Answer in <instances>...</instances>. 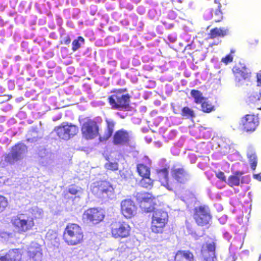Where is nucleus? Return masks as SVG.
I'll return each instance as SVG.
<instances>
[{
  "mask_svg": "<svg viewBox=\"0 0 261 261\" xmlns=\"http://www.w3.org/2000/svg\"><path fill=\"white\" fill-rule=\"evenodd\" d=\"M30 213L31 215L28 214H20L12 218L13 225L19 233L25 232L32 229L34 226V219L40 218L43 215L42 209L37 206L33 207Z\"/></svg>",
  "mask_w": 261,
  "mask_h": 261,
  "instance_id": "obj_1",
  "label": "nucleus"
},
{
  "mask_svg": "<svg viewBox=\"0 0 261 261\" xmlns=\"http://www.w3.org/2000/svg\"><path fill=\"white\" fill-rule=\"evenodd\" d=\"M28 151L27 146L22 143H18L12 146L9 153L2 156L1 165L3 167L15 164L22 160Z\"/></svg>",
  "mask_w": 261,
  "mask_h": 261,
  "instance_id": "obj_2",
  "label": "nucleus"
},
{
  "mask_svg": "<svg viewBox=\"0 0 261 261\" xmlns=\"http://www.w3.org/2000/svg\"><path fill=\"white\" fill-rule=\"evenodd\" d=\"M146 212H153L151 229L152 232L159 233H161L165 224L168 221V214L162 210H154L153 207H145Z\"/></svg>",
  "mask_w": 261,
  "mask_h": 261,
  "instance_id": "obj_3",
  "label": "nucleus"
},
{
  "mask_svg": "<svg viewBox=\"0 0 261 261\" xmlns=\"http://www.w3.org/2000/svg\"><path fill=\"white\" fill-rule=\"evenodd\" d=\"M83 237V231L79 225L74 223L67 225L64 233V239L68 245H76L81 243Z\"/></svg>",
  "mask_w": 261,
  "mask_h": 261,
  "instance_id": "obj_4",
  "label": "nucleus"
},
{
  "mask_svg": "<svg viewBox=\"0 0 261 261\" xmlns=\"http://www.w3.org/2000/svg\"><path fill=\"white\" fill-rule=\"evenodd\" d=\"M194 218L199 226L208 224L212 219L210 210L207 205L196 207L194 210Z\"/></svg>",
  "mask_w": 261,
  "mask_h": 261,
  "instance_id": "obj_5",
  "label": "nucleus"
},
{
  "mask_svg": "<svg viewBox=\"0 0 261 261\" xmlns=\"http://www.w3.org/2000/svg\"><path fill=\"white\" fill-rule=\"evenodd\" d=\"M109 102L112 108L114 109L123 110L128 108L129 96L121 92H117L109 97Z\"/></svg>",
  "mask_w": 261,
  "mask_h": 261,
  "instance_id": "obj_6",
  "label": "nucleus"
},
{
  "mask_svg": "<svg viewBox=\"0 0 261 261\" xmlns=\"http://www.w3.org/2000/svg\"><path fill=\"white\" fill-rule=\"evenodd\" d=\"M54 130L60 139L67 140L78 133L79 128L71 123H63L61 125L55 127Z\"/></svg>",
  "mask_w": 261,
  "mask_h": 261,
  "instance_id": "obj_7",
  "label": "nucleus"
},
{
  "mask_svg": "<svg viewBox=\"0 0 261 261\" xmlns=\"http://www.w3.org/2000/svg\"><path fill=\"white\" fill-rule=\"evenodd\" d=\"M112 236L115 239L125 238L129 235L130 227L125 222H113L111 225Z\"/></svg>",
  "mask_w": 261,
  "mask_h": 261,
  "instance_id": "obj_8",
  "label": "nucleus"
},
{
  "mask_svg": "<svg viewBox=\"0 0 261 261\" xmlns=\"http://www.w3.org/2000/svg\"><path fill=\"white\" fill-rule=\"evenodd\" d=\"M92 192L99 197L113 199L114 198V188L108 181H102L97 186L94 187Z\"/></svg>",
  "mask_w": 261,
  "mask_h": 261,
  "instance_id": "obj_9",
  "label": "nucleus"
},
{
  "mask_svg": "<svg viewBox=\"0 0 261 261\" xmlns=\"http://www.w3.org/2000/svg\"><path fill=\"white\" fill-rule=\"evenodd\" d=\"M82 132L86 139H92L98 136V126L95 121L88 120L83 123Z\"/></svg>",
  "mask_w": 261,
  "mask_h": 261,
  "instance_id": "obj_10",
  "label": "nucleus"
},
{
  "mask_svg": "<svg viewBox=\"0 0 261 261\" xmlns=\"http://www.w3.org/2000/svg\"><path fill=\"white\" fill-rule=\"evenodd\" d=\"M104 217L103 211L99 208H89L83 214V219L93 224L98 223L103 219Z\"/></svg>",
  "mask_w": 261,
  "mask_h": 261,
  "instance_id": "obj_11",
  "label": "nucleus"
},
{
  "mask_svg": "<svg viewBox=\"0 0 261 261\" xmlns=\"http://www.w3.org/2000/svg\"><path fill=\"white\" fill-rule=\"evenodd\" d=\"M259 121L257 116L247 114L243 117L241 121L243 129L246 132H253L258 125Z\"/></svg>",
  "mask_w": 261,
  "mask_h": 261,
  "instance_id": "obj_12",
  "label": "nucleus"
},
{
  "mask_svg": "<svg viewBox=\"0 0 261 261\" xmlns=\"http://www.w3.org/2000/svg\"><path fill=\"white\" fill-rule=\"evenodd\" d=\"M121 212L126 218L134 216L137 211V207L134 202L130 199H126L121 202Z\"/></svg>",
  "mask_w": 261,
  "mask_h": 261,
  "instance_id": "obj_13",
  "label": "nucleus"
},
{
  "mask_svg": "<svg viewBox=\"0 0 261 261\" xmlns=\"http://www.w3.org/2000/svg\"><path fill=\"white\" fill-rule=\"evenodd\" d=\"M216 245L214 242H206L201 247V252L203 261H214Z\"/></svg>",
  "mask_w": 261,
  "mask_h": 261,
  "instance_id": "obj_14",
  "label": "nucleus"
},
{
  "mask_svg": "<svg viewBox=\"0 0 261 261\" xmlns=\"http://www.w3.org/2000/svg\"><path fill=\"white\" fill-rule=\"evenodd\" d=\"M233 71L236 76V81L238 83L249 78L251 73L250 70L244 64L241 63L234 67ZM241 84L242 83L238 84V86Z\"/></svg>",
  "mask_w": 261,
  "mask_h": 261,
  "instance_id": "obj_15",
  "label": "nucleus"
},
{
  "mask_svg": "<svg viewBox=\"0 0 261 261\" xmlns=\"http://www.w3.org/2000/svg\"><path fill=\"white\" fill-rule=\"evenodd\" d=\"M27 254L30 261H41L42 254L39 244L32 243L28 249Z\"/></svg>",
  "mask_w": 261,
  "mask_h": 261,
  "instance_id": "obj_16",
  "label": "nucleus"
},
{
  "mask_svg": "<svg viewBox=\"0 0 261 261\" xmlns=\"http://www.w3.org/2000/svg\"><path fill=\"white\" fill-rule=\"evenodd\" d=\"M172 177L178 182L185 183L190 179V175L182 168H174L172 169Z\"/></svg>",
  "mask_w": 261,
  "mask_h": 261,
  "instance_id": "obj_17",
  "label": "nucleus"
},
{
  "mask_svg": "<svg viewBox=\"0 0 261 261\" xmlns=\"http://www.w3.org/2000/svg\"><path fill=\"white\" fill-rule=\"evenodd\" d=\"M129 140L128 133L124 130L120 129L117 131L113 137V143L116 145H123L127 143Z\"/></svg>",
  "mask_w": 261,
  "mask_h": 261,
  "instance_id": "obj_18",
  "label": "nucleus"
},
{
  "mask_svg": "<svg viewBox=\"0 0 261 261\" xmlns=\"http://www.w3.org/2000/svg\"><path fill=\"white\" fill-rule=\"evenodd\" d=\"M156 172L161 185L166 187L169 190H173V186L169 182L168 174V171L166 167L162 169H158Z\"/></svg>",
  "mask_w": 261,
  "mask_h": 261,
  "instance_id": "obj_19",
  "label": "nucleus"
},
{
  "mask_svg": "<svg viewBox=\"0 0 261 261\" xmlns=\"http://www.w3.org/2000/svg\"><path fill=\"white\" fill-rule=\"evenodd\" d=\"M241 173L237 172L235 174L229 176L226 182L231 187L233 186H239L240 183H248L249 181L248 177L247 176H242L241 178Z\"/></svg>",
  "mask_w": 261,
  "mask_h": 261,
  "instance_id": "obj_20",
  "label": "nucleus"
},
{
  "mask_svg": "<svg viewBox=\"0 0 261 261\" xmlns=\"http://www.w3.org/2000/svg\"><path fill=\"white\" fill-rule=\"evenodd\" d=\"M215 142H217V146H215L216 148H219V151L223 154H226L229 152L230 150V145L227 142V140H223L222 139H219L218 138H213L212 140L211 143H214Z\"/></svg>",
  "mask_w": 261,
  "mask_h": 261,
  "instance_id": "obj_21",
  "label": "nucleus"
},
{
  "mask_svg": "<svg viewBox=\"0 0 261 261\" xmlns=\"http://www.w3.org/2000/svg\"><path fill=\"white\" fill-rule=\"evenodd\" d=\"M261 93L259 90H256L250 91L246 99V101L249 105L256 104L260 99Z\"/></svg>",
  "mask_w": 261,
  "mask_h": 261,
  "instance_id": "obj_22",
  "label": "nucleus"
},
{
  "mask_svg": "<svg viewBox=\"0 0 261 261\" xmlns=\"http://www.w3.org/2000/svg\"><path fill=\"white\" fill-rule=\"evenodd\" d=\"M175 261H194L193 254L189 251L179 250L175 256Z\"/></svg>",
  "mask_w": 261,
  "mask_h": 261,
  "instance_id": "obj_23",
  "label": "nucleus"
},
{
  "mask_svg": "<svg viewBox=\"0 0 261 261\" xmlns=\"http://www.w3.org/2000/svg\"><path fill=\"white\" fill-rule=\"evenodd\" d=\"M106 122L107 128L105 130V134L102 137L100 136L99 137L100 140L101 141L107 140L109 139L112 136L114 131L115 124L114 121L112 119H107Z\"/></svg>",
  "mask_w": 261,
  "mask_h": 261,
  "instance_id": "obj_24",
  "label": "nucleus"
},
{
  "mask_svg": "<svg viewBox=\"0 0 261 261\" xmlns=\"http://www.w3.org/2000/svg\"><path fill=\"white\" fill-rule=\"evenodd\" d=\"M229 34V30L225 28H216L211 30L209 34L210 38L214 39L217 37H223Z\"/></svg>",
  "mask_w": 261,
  "mask_h": 261,
  "instance_id": "obj_25",
  "label": "nucleus"
},
{
  "mask_svg": "<svg viewBox=\"0 0 261 261\" xmlns=\"http://www.w3.org/2000/svg\"><path fill=\"white\" fill-rule=\"evenodd\" d=\"M135 196L137 201L141 203L143 202L151 203L152 201V195L149 193L138 192L136 193ZM141 206L143 207V205H141Z\"/></svg>",
  "mask_w": 261,
  "mask_h": 261,
  "instance_id": "obj_26",
  "label": "nucleus"
},
{
  "mask_svg": "<svg viewBox=\"0 0 261 261\" xmlns=\"http://www.w3.org/2000/svg\"><path fill=\"white\" fill-rule=\"evenodd\" d=\"M5 255L8 261H19L21 258V254L17 249L9 250Z\"/></svg>",
  "mask_w": 261,
  "mask_h": 261,
  "instance_id": "obj_27",
  "label": "nucleus"
},
{
  "mask_svg": "<svg viewBox=\"0 0 261 261\" xmlns=\"http://www.w3.org/2000/svg\"><path fill=\"white\" fill-rule=\"evenodd\" d=\"M247 155L250 163L251 169L255 170L257 166V160L254 149L252 148H249L247 150Z\"/></svg>",
  "mask_w": 261,
  "mask_h": 261,
  "instance_id": "obj_28",
  "label": "nucleus"
},
{
  "mask_svg": "<svg viewBox=\"0 0 261 261\" xmlns=\"http://www.w3.org/2000/svg\"><path fill=\"white\" fill-rule=\"evenodd\" d=\"M181 115L184 118L191 120L196 116L194 111L188 107H185L181 109Z\"/></svg>",
  "mask_w": 261,
  "mask_h": 261,
  "instance_id": "obj_29",
  "label": "nucleus"
},
{
  "mask_svg": "<svg viewBox=\"0 0 261 261\" xmlns=\"http://www.w3.org/2000/svg\"><path fill=\"white\" fill-rule=\"evenodd\" d=\"M137 171L141 177L150 174L149 167L143 164H139L137 165Z\"/></svg>",
  "mask_w": 261,
  "mask_h": 261,
  "instance_id": "obj_30",
  "label": "nucleus"
},
{
  "mask_svg": "<svg viewBox=\"0 0 261 261\" xmlns=\"http://www.w3.org/2000/svg\"><path fill=\"white\" fill-rule=\"evenodd\" d=\"M191 94L194 98L195 102L197 103H201L205 100L202 94L199 91L192 90Z\"/></svg>",
  "mask_w": 261,
  "mask_h": 261,
  "instance_id": "obj_31",
  "label": "nucleus"
},
{
  "mask_svg": "<svg viewBox=\"0 0 261 261\" xmlns=\"http://www.w3.org/2000/svg\"><path fill=\"white\" fill-rule=\"evenodd\" d=\"M140 184L144 188L150 189L152 187L153 180L150 178V175L142 176Z\"/></svg>",
  "mask_w": 261,
  "mask_h": 261,
  "instance_id": "obj_32",
  "label": "nucleus"
},
{
  "mask_svg": "<svg viewBox=\"0 0 261 261\" xmlns=\"http://www.w3.org/2000/svg\"><path fill=\"white\" fill-rule=\"evenodd\" d=\"M85 43V39L82 37H78L76 39L73 41L72 50L75 51L82 46Z\"/></svg>",
  "mask_w": 261,
  "mask_h": 261,
  "instance_id": "obj_33",
  "label": "nucleus"
},
{
  "mask_svg": "<svg viewBox=\"0 0 261 261\" xmlns=\"http://www.w3.org/2000/svg\"><path fill=\"white\" fill-rule=\"evenodd\" d=\"M201 110L205 113H210L215 110V107L209 101L205 100L201 103Z\"/></svg>",
  "mask_w": 261,
  "mask_h": 261,
  "instance_id": "obj_34",
  "label": "nucleus"
},
{
  "mask_svg": "<svg viewBox=\"0 0 261 261\" xmlns=\"http://www.w3.org/2000/svg\"><path fill=\"white\" fill-rule=\"evenodd\" d=\"M27 140L30 142H35L37 141V133L35 130H30L28 132L26 136Z\"/></svg>",
  "mask_w": 261,
  "mask_h": 261,
  "instance_id": "obj_35",
  "label": "nucleus"
},
{
  "mask_svg": "<svg viewBox=\"0 0 261 261\" xmlns=\"http://www.w3.org/2000/svg\"><path fill=\"white\" fill-rule=\"evenodd\" d=\"M105 167L107 170L116 171L118 169V164L115 162H113L108 161L105 164Z\"/></svg>",
  "mask_w": 261,
  "mask_h": 261,
  "instance_id": "obj_36",
  "label": "nucleus"
},
{
  "mask_svg": "<svg viewBox=\"0 0 261 261\" xmlns=\"http://www.w3.org/2000/svg\"><path fill=\"white\" fill-rule=\"evenodd\" d=\"M8 202L6 198L2 196H0V212L3 211L7 206Z\"/></svg>",
  "mask_w": 261,
  "mask_h": 261,
  "instance_id": "obj_37",
  "label": "nucleus"
},
{
  "mask_svg": "<svg viewBox=\"0 0 261 261\" xmlns=\"http://www.w3.org/2000/svg\"><path fill=\"white\" fill-rule=\"evenodd\" d=\"M68 192L72 195H76L80 192V190L76 186L72 185L69 188Z\"/></svg>",
  "mask_w": 261,
  "mask_h": 261,
  "instance_id": "obj_38",
  "label": "nucleus"
},
{
  "mask_svg": "<svg viewBox=\"0 0 261 261\" xmlns=\"http://www.w3.org/2000/svg\"><path fill=\"white\" fill-rule=\"evenodd\" d=\"M233 59V57L231 54L227 55L225 57L223 58L221 60V61L224 63L225 64H227L228 63L232 62Z\"/></svg>",
  "mask_w": 261,
  "mask_h": 261,
  "instance_id": "obj_39",
  "label": "nucleus"
},
{
  "mask_svg": "<svg viewBox=\"0 0 261 261\" xmlns=\"http://www.w3.org/2000/svg\"><path fill=\"white\" fill-rule=\"evenodd\" d=\"M216 175L217 178L222 181L226 182V178L224 173L223 172L219 171L216 173Z\"/></svg>",
  "mask_w": 261,
  "mask_h": 261,
  "instance_id": "obj_40",
  "label": "nucleus"
},
{
  "mask_svg": "<svg viewBox=\"0 0 261 261\" xmlns=\"http://www.w3.org/2000/svg\"><path fill=\"white\" fill-rule=\"evenodd\" d=\"M204 16L205 18V19H211L213 16V14L212 13L211 10H206L205 12Z\"/></svg>",
  "mask_w": 261,
  "mask_h": 261,
  "instance_id": "obj_41",
  "label": "nucleus"
},
{
  "mask_svg": "<svg viewBox=\"0 0 261 261\" xmlns=\"http://www.w3.org/2000/svg\"><path fill=\"white\" fill-rule=\"evenodd\" d=\"M168 39L170 42L174 43L176 40V36L175 34H170L168 36Z\"/></svg>",
  "mask_w": 261,
  "mask_h": 261,
  "instance_id": "obj_42",
  "label": "nucleus"
},
{
  "mask_svg": "<svg viewBox=\"0 0 261 261\" xmlns=\"http://www.w3.org/2000/svg\"><path fill=\"white\" fill-rule=\"evenodd\" d=\"M227 219V217L226 215H223L219 219V221L221 224H224Z\"/></svg>",
  "mask_w": 261,
  "mask_h": 261,
  "instance_id": "obj_43",
  "label": "nucleus"
},
{
  "mask_svg": "<svg viewBox=\"0 0 261 261\" xmlns=\"http://www.w3.org/2000/svg\"><path fill=\"white\" fill-rule=\"evenodd\" d=\"M176 131L171 130L169 134L168 139L170 140L173 139L176 135Z\"/></svg>",
  "mask_w": 261,
  "mask_h": 261,
  "instance_id": "obj_44",
  "label": "nucleus"
},
{
  "mask_svg": "<svg viewBox=\"0 0 261 261\" xmlns=\"http://www.w3.org/2000/svg\"><path fill=\"white\" fill-rule=\"evenodd\" d=\"M215 15H217L219 18L218 19H215V20L216 21H219L220 19L222 18V13L220 10H216L215 13Z\"/></svg>",
  "mask_w": 261,
  "mask_h": 261,
  "instance_id": "obj_45",
  "label": "nucleus"
},
{
  "mask_svg": "<svg viewBox=\"0 0 261 261\" xmlns=\"http://www.w3.org/2000/svg\"><path fill=\"white\" fill-rule=\"evenodd\" d=\"M214 206L218 212H221L223 209L222 205L220 203L215 204Z\"/></svg>",
  "mask_w": 261,
  "mask_h": 261,
  "instance_id": "obj_46",
  "label": "nucleus"
},
{
  "mask_svg": "<svg viewBox=\"0 0 261 261\" xmlns=\"http://www.w3.org/2000/svg\"><path fill=\"white\" fill-rule=\"evenodd\" d=\"M257 86L261 87V71L257 74Z\"/></svg>",
  "mask_w": 261,
  "mask_h": 261,
  "instance_id": "obj_47",
  "label": "nucleus"
},
{
  "mask_svg": "<svg viewBox=\"0 0 261 261\" xmlns=\"http://www.w3.org/2000/svg\"><path fill=\"white\" fill-rule=\"evenodd\" d=\"M143 161L148 165H150L151 163V160L146 156H145L143 159Z\"/></svg>",
  "mask_w": 261,
  "mask_h": 261,
  "instance_id": "obj_48",
  "label": "nucleus"
},
{
  "mask_svg": "<svg viewBox=\"0 0 261 261\" xmlns=\"http://www.w3.org/2000/svg\"><path fill=\"white\" fill-rule=\"evenodd\" d=\"M223 237L225 239L229 241L231 238V236L228 232L226 231L223 233Z\"/></svg>",
  "mask_w": 261,
  "mask_h": 261,
  "instance_id": "obj_49",
  "label": "nucleus"
},
{
  "mask_svg": "<svg viewBox=\"0 0 261 261\" xmlns=\"http://www.w3.org/2000/svg\"><path fill=\"white\" fill-rule=\"evenodd\" d=\"M70 39L68 36L66 37L64 40V44L66 45L69 44L70 43Z\"/></svg>",
  "mask_w": 261,
  "mask_h": 261,
  "instance_id": "obj_50",
  "label": "nucleus"
},
{
  "mask_svg": "<svg viewBox=\"0 0 261 261\" xmlns=\"http://www.w3.org/2000/svg\"><path fill=\"white\" fill-rule=\"evenodd\" d=\"M253 177L259 181H261V172L257 174H254Z\"/></svg>",
  "mask_w": 261,
  "mask_h": 261,
  "instance_id": "obj_51",
  "label": "nucleus"
},
{
  "mask_svg": "<svg viewBox=\"0 0 261 261\" xmlns=\"http://www.w3.org/2000/svg\"><path fill=\"white\" fill-rule=\"evenodd\" d=\"M155 146L156 147L160 148L162 146V143L160 142H155Z\"/></svg>",
  "mask_w": 261,
  "mask_h": 261,
  "instance_id": "obj_52",
  "label": "nucleus"
},
{
  "mask_svg": "<svg viewBox=\"0 0 261 261\" xmlns=\"http://www.w3.org/2000/svg\"><path fill=\"white\" fill-rule=\"evenodd\" d=\"M0 261H8V260L7 259V257H6V255H5V256H1L0 257Z\"/></svg>",
  "mask_w": 261,
  "mask_h": 261,
  "instance_id": "obj_53",
  "label": "nucleus"
},
{
  "mask_svg": "<svg viewBox=\"0 0 261 261\" xmlns=\"http://www.w3.org/2000/svg\"><path fill=\"white\" fill-rule=\"evenodd\" d=\"M169 15L171 17H172V18H175V15H174V12L173 11H171L169 13Z\"/></svg>",
  "mask_w": 261,
  "mask_h": 261,
  "instance_id": "obj_54",
  "label": "nucleus"
},
{
  "mask_svg": "<svg viewBox=\"0 0 261 261\" xmlns=\"http://www.w3.org/2000/svg\"><path fill=\"white\" fill-rule=\"evenodd\" d=\"M61 117V115H59L57 117H56V118H53V121H56L57 120H59V119H60Z\"/></svg>",
  "mask_w": 261,
  "mask_h": 261,
  "instance_id": "obj_55",
  "label": "nucleus"
},
{
  "mask_svg": "<svg viewBox=\"0 0 261 261\" xmlns=\"http://www.w3.org/2000/svg\"><path fill=\"white\" fill-rule=\"evenodd\" d=\"M106 0H98V1L99 2H101V3H104L105 2Z\"/></svg>",
  "mask_w": 261,
  "mask_h": 261,
  "instance_id": "obj_56",
  "label": "nucleus"
},
{
  "mask_svg": "<svg viewBox=\"0 0 261 261\" xmlns=\"http://www.w3.org/2000/svg\"><path fill=\"white\" fill-rule=\"evenodd\" d=\"M220 41L219 40V39L217 40V43H215V45H217L219 43Z\"/></svg>",
  "mask_w": 261,
  "mask_h": 261,
  "instance_id": "obj_57",
  "label": "nucleus"
},
{
  "mask_svg": "<svg viewBox=\"0 0 261 261\" xmlns=\"http://www.w3.org/2000/svg\"><path fill=\"white\" fill-rule=\"evenodd\" d=\"M219 0H214L215 3H218Z\"/></svg>",
  "mask_w": 261,
  "mask_h": 261,
  "instance_id": "obj_58",
  "label": "nucleus"
},
{
  "mask_svg": "<svg viewBox=\"0 0 261 261\" xmlns=\"http://www.w3.org/2000/svg\"><path fill=\"white\" fill-rule=\"evenodd\" d=\"M258 261H261V255L259 256V260Z\"/></svg>",
  "mask_w": 261,
  "mask_h": 261,
  "instance_id": "obj_59",
  "label": "nucleus"
},
{
  "mask_svg": "<svg viewBox=\"0 0 261 261\" xmlns=\"http://www.w3.org/2000/svg\"><path fill=\"white\" fill-rule=\"evenodd\" d=\"M148 143H149L150 142H151V140H148Z\"/></svg>",
  "mask_w": 261,
  "mask_h": 261,
  "instance_id": "obj_60",
  "label": "nucleus"
},
{
  "mask_svg": "<svg viewBox=\"0 0 261 261\" xmlns=\"http://www.w3.org/2000/svg\"><path fill=\"white\" fill-rule=\"evenodd\" d=\"M148 143H149L150 142H151V140H148Z\"/></svg>",
  "mask_w": 261,
  "mask_h": 261,
  "instance_id": "obj_61",
  "label": "nucleus"
}]
</instances>
